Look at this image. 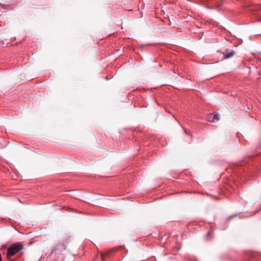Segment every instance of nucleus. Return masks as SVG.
Here are the masks:
<instances>
[{
  "mask_svg": "<svg viewBox=\"0 0 261 261\" xmlns=\"http://www.w3.org/2000/svg\"><path fill=\"white\" fill-rule=\"evenodd\" d=\"M22 245L16 243L15 244L12 245L7 251V256L8 257H11L14 255H15L16 253H17L19 251L22 249Z\"/></svg>",
  "mask_w": 261,
  "mask_h": 261,
  "instance_id": "1",
  "label": "nucleus"
},
{
  "mask_svg": "<svg viewBox=\"0 0 261 261\" xmlns=\"http://www.w3.org/2000/svg\"><path fill=\"white\" fill-rule=\"evenodd\" d=\"M234 216H235V215H234V216H230V217H228V219H231V218H233Z\"/></svg>",
  "mask_w": 261,
  "mask_h": 261,
  "instance_id": "7",
  "label": "nucleus"
},
{
  "mask_svg": "<svg viewBox=\"0 0 261 261\" xmlns=\"http://www.w3.org/2000/svg\"><path fill=\"white\" fill-rule=\"evenodd\" d=\"M234 55V51L233 50H231L230 51L226 53L224 55V58L225 59L230 58L232 57V56H233Z\"/></svg>",
  "mask_w": 261,
  "mask_h": 261,
  "instance_id": "4",
  "label": "nucleus"
},
{
  "mask_svg": "<svg viewBox=\"0 0 261 261\" xmlns=\"http://www.w3.org/2000/svg\"><path fill=\"white\" fill-rule=\"evenodd\" d=\"M207 119L210 122H215L217 121L219 119L218 115L213 113H210L207 116Z\"/></svg>",
  "mask_w": 261,
  "mask_h": 261,
  "instance_id": "2",
  "label": "nucleus"
},
{
  "mask_svg": "<svg viewBox=\"0 0 261 261\" xmlns=\"http://www.w3.org/2000/svg\"><path fill=\"white\" fill-rule=\"evenodd\" d=\"M244 171L245 169L242 167V165H241L240 166H238L235 168L234 172H236V176L239 177L242 173Z\"/></svg>",
  "mask_w": 261,
  "mask_h": 261,
  "instance_id": "3",
  "label": "nucleus"
},
{
  "mask_svg": "<svg viewBox=\"0 0 261 261\" xmlns=\"http://www.w3.org/2000/svg\"><path fill=\"white\" fill-rule=\"evenodd\" d=\"M113 250V249L109 250L105 253H101L102 259H103L106 256L109 255L111 253V252H112Z\"/></svg>",
  "mask_w": 261,
  "mask_h": 261,
  "instance_id": "5",
  "label": "nucleus"
},
{
  "mask_svg": "<svg viewBox=\"0 0 261 261\" xmlns=\"http://www.w3.org/2000/svg\"><path fill=\"white\" fill-rule=\"evenodd\" d=\"M61 245L62 246V247H63L64 250L66 249L65 245H64V244L63 243H61Z\"/></svg>",
  "mask_w": 261,
  "mask_h": 261,
  "instance_id": "6",
  "label": "nucleus"
}]
</instances>
